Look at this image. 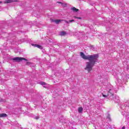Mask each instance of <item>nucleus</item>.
Wrapping results in <instances>:
<instances>
[{
  "mask_svg": "<svg viewBox=\"0 0 129 129\" xmlns=\"http://www.w3.org/2000/svg\"><path fill=\"white\" fill-rule=\"evenodd\" d=\"M80 56L84 60H89V61L86 62V68H85V70H87L88 72L92 71L94 64L98 62V54L85 55L83 52H81Z\"/></svg>",
  "mask_w": 129,
  "mask_h": 129,
  "instance_id": "f257e3e1",
  "label": "nucleus"
},
{
  "mask_svg": "<svg viewBox=\"0 0 129 129\" xmlns=\"http://www.w3.org/2000/svg\"><path fill=\"white\" fill-rule=\"evenodd\" d=\"M13 60H15V61H17V62H22L23 60H24L25 61H27V59L23 57H17L14 58H13Z\"/></svg>",
  "mask_w": 129,
  "mask_h": 129,
  "instance_id": "f03ea898",
  "label": "nucleus"
},
{
  "mask_svg": "<svg viewBox=\"0 0 129 129\" xmlns=\"http://www.w3.org/2000/svg\"><path fill=\"white\" fill-rule=\"evenodd\" d=\"M32 46H33L34 47H36L37 48H38L39 49H42V46L37 44H32Z\"/></svg>",
  "mask_w": 129,
  "mask_h": 129,
  "instance_id": "7ed1b4c3",
  "label": "nucleus"
},
{
  "mask_svg": "<svg viewBox=\"0 0 129 129\" xmlns=\"http://www.w3.org/2000/svg\"><path fill=\"white\" fill-rule=\"evenodd\" d=\"M72 11L74 12V13H77V12L79 11L78 9H76L75 7H73L71 8Z\"/></svg>",
  "mask_w": 129,
  "mask_h": 129,
  "instance_id": "20e7f679",
  "label": "nucleus"
},
{
  "mask_svg": "<svg viewBox=\"0 0 129 129\" xmlns=\"http://www.w3.org/2000/svg\"><path fill=\"white\" fill-rule=\"evenodd\" d=\"M14 1L13 0H6L4 2L5 4H11V3H13Z\"/></svg>",
  "mask_w": 129,
  "mask_h": 129,
  "instance_id": "39448f33",
  "label": "nucleus"
},
{
  "mask_svg": "<svg viewBox=\"0 0 129 129\" xmlns=\"http://www.w3.org/2000/svg\"><path fill=\"white\" fill-rule=\"evenodd\" d=\"M7 116H8V115L6 113L0 114V117H7Z\"/></svg>",
  "mask_w": 129,
  "mask_h": 129,
  "instance_id": "423d86ee",
  "label": "nucleus"
},
{
  "mask_svg": "<svg viewBox=\"0 0 129 129\" xmlns=\"http://www.w3.org/2000/svg\"><path fill=\"white\" fill-rule=\"evenodd\" d=\"M82 111H83V108H82V107H80L78 108V112H79V113H81Z\"/></svg>",
  "mask_w": 129,
  "mask_h": 129,
  "instance_id": "0eeeda50",
  "label": "nucleus"
},
{
  "mask_svg": "<svg viewBox=\"0 0 129 129\" xmlns=\"http://www.w3.org/2000/svg\"><path fill=\"white\" fill-rule=\"evenodd\" d=\"M61 21H62V20H56L54 21V23H55V24H59V23Z\"/></svg>",
  "mask_w": 129,
  "mask_h": 129,
  "instance_id": "6e6552de",
  "label": "nucleus"
},
{
  "mask_svg": "<svg viewBox=\"0 0 129 129\" xmlns=\"http://www.w3.org/2000/svg\"><path fill=\"white\" fill-rule=\"evenodd\" d=\"M65 35H66V32L62 31L60 33V36H65Z\"/></svg>",
  "mask_w": 129,
  "mask_h": 129,
  "instance_id": "1a4fd4ad",
  "label": "nucleus"
},
{
  "mask_svg": "<svg viewBox=\"0 0 129 129\" xmlns=\"http://www.w3.org/2000/svg\"><path fill=\"white\" fill-rule=\"evenodd\" d=\"M39 84H40V85H46V83H45L44 82H40Z\"/></svg>",
  "mask_w": 129,
  "mask_h": 129,
  "instance_id": "9d476101",
  "label": "nucleus"
},
{
  "mask_svg": "<svg viewBox=\"0 0 129 129\" xmlns=\"http://www.w3.org/2000/svg\"><path fill=\"white\" fill-rule=\"evenodd\" d=\"M113 90H112V89H110L109 91H108V93H111L112 92V91H113Z\"/></svg>",
  "mask_w": 129,
  "mask_h": 129,
  "instance_id": "9b49d317",
  "label": "nucleus"
},
{
  "mask_svg": "<svg viewBox=\"0 0 129 129\" xmlns=\"http://www.w3.org/2000/svg\"><path fill=\"white\" fill-rule=\"evenodd\" d=\"M107 96H108V95H104V94H103V97H107Z\"/></svg>",
  "mask_w": 129,
  "mask_h": 129,
  "instance_id": "f8f14e48",
  "label": "nucleus"
},
{
  "mask_svg": "<svg viewBox=\"0 0 129 129\" xmlns=\"http://www.w3.org/2000/svg\"><path fill=\"white\" fill-rule=\"evenodd\" d=\"M75 18H76L77 19H79V20H80V19H81V18H80V17H75Z\"/></svg>",
  "mask_w": 129,
  "mask_h": 129,
  "instance_id": "ddd939ff",
  "label": "nucleus"
},
{
  "mask_svg": "<svg viewBox=\"0 0 129 129\" xmlns=\"http://www.w3.org/2000/svg\"><path fill=\"white\" fill-rule=\"evenodd\" d=\"M70 22L71 23H72V22H74V20H71V21H70Z\"/></svg>",
  "mask_w": 129,
  "mask_h": 129,
  "instance_id": "4468645a",
  "label": "nucleus"
},
{
  "mask_svg": "<svg viewBox=\"0 0 129 129\" xmlns=\"http://www.w3.org/2000/svg\"><path fill=\"white\" fill-rule=\"evenodd\" d=\"M122 129H125V127L124 126H123V127H122Z\"/></svg>",
  "mask_w": 129,
  "mask_h": 129,
  "instance_id": "2eb2a0df",
  "label": "nucleus"
},
{
  "mask_svg": "<svg viewBox=\"0 0 129 129\" xmlns=\"http://www.w3.org/2000/svg\"><path fill=\"white\" fill-rule=\"evenodd\" d=\"M31 64V62H28V65H30Z\"/></svg>",
  "mask_w": 129,
  "mask_h": 129,
  "instance_id": "dca6fc26",
  "label": "nucleus"
},
{
  "mask_svg": "<svg viewBox=\"0 0 129 129\" xmlns=\"http://www.w3.org/2000/svg\"><path fill=\"white\" fill-rule=\"evenodd\" d=\"M38 118H39V117H36V119H38Z\"/></svg>",
  "mask_w": 129,
  "mask_h": 129,
  "instance_id": "f3484780",
  "label": "nucleus"
},
{
  "mask_svg": "<svg viewBox=\"0 0 129 129\" xmlns=\"http://www.w3.org/2000/svg\"><path fill=\"white\" fill-rule=\"evenodd\" d=\"M43 87H45V88H46V87H46V86H43Z\"/></svg>",
  "mask_w": 129,
  "mask_h": 129,
  "instance_id": "a211bd4d",
  "label": "nucleus"
},
{
  "mask_svg": "<svg viewBox=\"0 0 129 129\" xmlns=\"http://www.w3.org/2000/svg\"><path fill=\"white\" fill-rule=\"evenodd\" d=\"M2 2H0V4H2Z\"/></svg>",
  "mask_w": 129,
  "mask_h": 129,
  "instance_id": "6ab92c4d",
  "label": "nucleus"
},
{
  "mask_svg": "<svg viewBox=\"0 0 129 129\" xmlns=\"http://www.w3.org/2000/svg\"><path fill=\"white\" fill-rule=\"evenodd\" d=\"M122 114H123V115H124V114H122Z\"/></svg>",
  "mask_w": 129,
  "mask_h": 129,
  "instance_id": "aec40b11",
  "label": "nucleus"
}]
</instances>
